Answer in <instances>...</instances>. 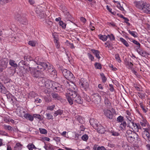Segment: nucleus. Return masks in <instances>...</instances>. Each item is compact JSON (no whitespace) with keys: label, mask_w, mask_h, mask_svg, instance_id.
<instances>
[{"label":"nucleus","mask_w":150,"mask_h":150,"mask_svg":"<svg viewBox=\"0 0 150 150\" xmlns=\"http://www.w3.org/2000/svg\"><path fill=\"white\" fill-rule=\"evenodd\" d=\"M55 107L54 105H52L51 106H50L48 107L47 109L51 110H53L54 108Z\"/></svg>","instance_id":"obj_62"},{"label":"nucleus","mask_w":150,"mask_h":150,"mask_svg":"<svg viewBox=\"0 0 150 150\" xmlns=\"http://www.w3.org/2000/svg\"><path fill=\"white\" fill-rule=\"evenodd\" d=\"M51 96L52 98L55 100H61L62 99V97L58 94L56 92H53L51 93Z\"/></svg>","instance_id":"obj_18"},{"label":"nucleus","mask_w":150,"mask_h":150,"mask_svg":"<svg viewBox=\"0 0 150 150\" xmlns=\"http://www.w3.org/2000/svg\"><path fill=\"white\" fill-rule=\"evenodd\" d=\"M0 92L4 94H6L7 92V91L5 87L1 82H0Z\"/></svg>","instance_id":"obj_21"},{"label":"nucleus","mask_w":150,"mask_h":150,"mask_svg":"<svg viewBox=\"0 0 150 150\" xmlns=\"http://www.w3.org/2000/svg\"><path fill=\"white\" fill-rule=\"evenodd\" d=\"M47 67V64L43 62H41L37 66L38 69H43L44 70L46 69Z\"/></svg>","instance_id":"obj_16"},{"label":"nucleus","mask_w":150,"mask_h":150,"mask_svg":"<svg viewBox=\"0 0 150 150\" xmlns=\"http://www.w3.org/2000/svg\"><path fill=\"white\" fill-rule=\"evenodd\" d=\"M114 1L115 2L117 3V4H118L117 5V6L120 10H121L122 11L124 10L123 8L121 6L120 4L119 3V2L115 1Z\"/></svg>","instance_id":"obj_40"},{"label":"nucleus","mask_w":150,"mask_h":150,"mask_svg":"<svg viewBox=\"0 0 150 150\" xmlns=\"http://www.w3.org/2000/svg\"><path fill=\"white\" fill-rule=\"evenodd\" d=\"M9 64L11 66L14 67H17V64L15 63V61L13 60L10 59L9 61Z\"/></svg>","instance_id":"obj_27"},{"label":"nucleus","mask_w":150,"mask_h":150,"mask_svg":"<svg viewBox=\"0 0 150 150\" xmlns=\"http://www.w3.org/2000/svg\"><path fill=\"white\" fill-rule=\"evenodd\" d=\"M8 61V59L6 58H1L0 60V66L3 69L6 68L7 67Z\"/></svg>","instance_id":"obj_9"},{"label":"nucleus","mask_w":150,"mask_h":150,"mask_svg":"<svg viewBox=\"0 0 150 150\" xmlns=\"http://www.w3.org/2000/svg\"><path fill=\"white\" fill-rule=\"evenodd\" d=\"M128 31L129 33L134 37H137V33L136 32L133 31H131L129 30Z\"/></svg>","instance_id":"obj_34"},{"label":"nucleus","mask_w":150,"mask_h":150,"mask_svg":"<svg viewBox=\"0 0 150 150\" xmlns=\"http://www.w3.org/2000/svg\"><path fill=\"white\" fill-rule=\"evenodd\" d=\"M23 117L25 118L32 121L33 120V116H32L29 114H25L23 115Z\"/></svg>","instance_id":"obj_22"},{"label":"nucleus","mask_w":150,"mask_h":150,"mask_svg":"<svg viewBox=\"0 0 150 150\" xmlns=\"http://www.w3.org/2000/svg\"><path fill=\"white\" fill-rule=\"evenodd\" d=\"M99 38L103 41H105L107 40L108 36L105 35H99Z\"/></svg>","instance_id":"obj_32"},{"label":"nucleus","mask_w":150,"mask_h":150,"mask_svg":"<svg viewBox=\"0 0 150 150\" xmlns=\"http://www.w3.org/2000/svg\"><path fill=\"white\" fill-rule=\"evenodd\" d=\"M104 103L107 108H110L111 103L108 98L106 97H105L104 98Z\"/></svg>","instance_id":"obj_19"},{"label":"nucleus","mask_w":150,"mask_h":150,"mask_svg":"<svg viewBox=\"0 0 150 150\" xmlns=\"http://www.w3.org/2000/svg\"><path fill=\"white\" fill-rule=\"evenodd\" d=\"M59 23L60 26H61L63 28H65L66 25L65 23H63L62 21H60Z\"/></svg>","instance_id":"obj_45"},{"label":"nucleus","mask_w":150,"mask_h":150,"mask_svg":"<svg viewBox=\"0 0 150 150\" xmlns=\"http://www.w3.org/2000/svg\"><path fill=\"white\" fill-rule=\"evenodd\" d=\"M33 118H37L40 120H42L41 119V116L38 114H34L33 115Z\"/></svg>","instance_id":"obj_48"},{"label":"nucleus","mask_w":150,"mask_h":150,"mask_svg":"<svg viewBox=\"0 0 150 150\" xmlns=\"http://www.w3.org/2000/svg\"><path fill=\"white\" fill-rule=\"evenodd\" d=\"M100 75L101 76L102 81L103 83H105L107 80V78L103 73H101Z\"/></svg>","instance_id":"obj_38"},{"label":"nucleus","mask_w":150,"mask_h":150,"mask_svg":"<svg viewBox=\"0 0 150 150\" xmlns=\"http://www.w3.org/2000/svg\"><path fill=\"white\" fill-rule=\"evenodd\" d=\"M106 149L103 146H98V147L97 150H105Z\"/></svg>","instance_id":"obj_58"},{"label":"nucleus","mask_w":150,"mask_h":150,"mask_svg":"<svg viewBox=\"0 0 150 150\" xmlns=\"http://www.w3.org/2000/svg\"><path fill=\"white\" fill-rule=\"evenodd\" d=\"M121 124L120 126V128L121 129L124 130L125 129V127L127 125V124L125 121H123L122 122H121Z\"/></svg>","instance_id":"obj_26"},{"label":"nucleus","mask_w":150,"mask_h":150,"mask_svg":"<svg viewBox=\"0 0 150 150\" xmlns=\"http://www.w3.org/2000/svg\"><path fill=\"white\" fill-rule=\"evenodd\" d=\"M146 120H144L142 122H140V124L143 127H145L146 125Z\"/></svg>","instance_id":"obj_54"},{"label":"nucleus","mask_w":150,"mask_h":150,"mask_svg":"<svg viewBox=\"0 0 150 150\" xmlns=\"http://www.w3.org/2000/svg\"><path fill=\"white\" fill-rule=\"evenodd\" d=\"M137 51L139 54L143 57H144L146 55V52L142 50H141L140 48L137 49Z\"/></svg>","instance_id":"obj_24"},{"label":"nucleus","mask_w":150,"mask_h":150,"mask_svg":"<svg viewBox=\"0 0 150 150\" xmlns=\"http://www.w3.org/2000/svg\"><path fill=\"white\" fill-rule=\"evenodd\" d=\"M115 59L117 60V61H118V62H121V60L120 59L119 54H116L115 55Z\"/></svg>","instance_id":"obj_51"},{"label":"nucleus","mask_w":150,"mask_h":150,"mask_svg":"<svg viewBox=\"0 0 150 150\" xmlns=\"http://www.w3.org/2000/svg\"><path fill=\"white\" fill-rule=\"evenodd\" d=\"M88 137L87 135L85 134L81 137V138L84 141H86L88 139Z\"/></svg>","instance_id":"obj_44"},{"label":"nucleus","mask_w":150,"mask_h":150,"mask_svg":"<svg viewBox=\"0 0 150 150\" xmlns=\"http://www.w3.org/2000/svg\"><path fill=\"white\" fill-rule=\"evenodd\" d=\"M60 69L61 70L63 75L67 79H71L73 78L74 75L69 71L63 68H60Z\"/></svg>","instance_id":"obj_6"},{"label":"nucleus","mask_w":150,"mask_h":150,"mask_svg":"<svg viewBox=\"0 0 150 150\" xmlns=\"http://www.w3.org/2000/svg\"><path fill=\"white\" fill-rule=\"evenodd\" d=\"M106 8L108 10L110 13H111L112 14H113V15H115V13H114V12H112V9L110 8L109 6H106Z\"/></svg>","instance_id":"obj_57"},{"label":"nucleus","mask_w":150,"mask_h":150,"mask_svg":"<svg viewBox=\"0 0 150 150\" xmlns=\"http://www.w3.org/2000/svg\"><path fill=\"white\" fill-rule=\"evenodd\" d=\"M110 90V91L112 92L114 91V89L113 88V85L112 84H109Z\"/></svg>","instance_id":"obj_60"},{"label":"nucleus","mask_w":150,"mask_h":150,"mask_svg":"<svg viewBox=\"0 0 150 150\" xmlns=\"http://www.w3.org/2000/svg\"><path fill=\"white\" fill-rule=\"evenodd\" d=\"M88 55L89 58L91 59V61H93L94 57L91 54L88 53Z\"/></svg>","instance_id":"obj_55"},{"label":"nucleus","mask_w":150,"mask_h":150,"mask_svg":"<svg viewBox=\"0 0 150 150\" xmlns=\"http://www.w3.org/2000/svg\"><path fill=\"white\" fill-rule=\"evenodd\" d=\"M143 134V135H145L146 137L147 138L150 136V133L149 132L148 129H146Z\"/></svg>","instance_id":"obj_35"},{"label":"nucleus","mask_w":150,"mask_h":150,"mask_svg":"<svg viewBox=\"0 0 150 150\" xmlns=\"http://www.w3.org/2000/svg\"><path fill=\"white\" fill-rule=\"evenodd\" d=\"M136 45H137V46L136 47L137 49H139L140 48V44L137 41L135 40H133L132 41Z\"/></svg>","instance_id":"obj_37"},{"label":"nucleus","mask_w":150,"mask_h":150,"mask_svg":"<svg viewBox=\"0 0 150 150\" xmlns=\"http://www.w3.org/2000/svg\"><path fill=\"white\" fill-rule=\"evenodd\" d=\"M101 100V96L98 94L95 95L93 98V101L95 103L98 104Z\"/></svg>","instance_id":"obj_14"},{"label":"nucleus","mask_w":150,"mask_h":150,"mask_svg":"<svg viewBox=\"0 0 150 150\" xmlns=\"http://www.w3.org/2000/svg\"><path fill=\"white\" fill-rule=\"evenodd\" d=\"M80 20L84 23H85L86 21V19L83 17H81L80 18Z\"/></svg>","instance_id":"obj_63"},{"label":"nucleus","mask_w":150,"mask_h":150,"mask_svg":"<svg viewBox=\"0 0 150 150\" xmlns=\"http://www.w3.org/2000/svg\"><path fill=\"white\" fill-rule=\"evenodd\" d=\"M145 3H146L142 1H135L134 2V4L135 6L136 7L140 9V10L142 11L145 4Z\"/></svg>","instance_id":"obj_10"},{"label":"nucleus","mask_w":150,"mask_h":150,"mask_svg":"<svg viewBox=\"0 0 150 150\" xmlns=\"http://www.w3.org/2000/svg\"><path fill=\"white\" fill-rule=\"evenodd\" d=\"M132 124L133 126L134 127V129H137V131H138V129H140L141 128V127L139 125L134 123L133 122H132Z\"/></svg>","instance_id":"obj_25"},{"label":"nucleus","mask_w":150,"mask_h":150,"mask_svg":"<svg viewBox=\"0 0 150 150\" xmlns=\"http://www.w3.org/2000/svg\"><path fill=\"white\" fill-rule=\"evenodd\" d=\"M101 127H103L100 124H99L96 127V128H95V129L97 130L98 132V130H100L101 129Z\"/></svg>","instance_id":"obj_56"},{"label":"nucleus","mask_w":150,"mask_h":150,"mask_svg":"<svg viewBox=\"0 0 150 150\" xmlns=\"http://www.w3.org/2000/svg\"><path fill=\"white\" fill-rule=\"evenodd\" d=\"M108 38H110V40H114L115 37L112 34H111L110 35H107Z\"/></svg>","instance_id":"obj_50"},{"label":"nucleus","mask_w":150,"mask_h":150,"mask_svg":"<svg viewBox=\"0 0 150 150\" xmlns=\"http://www.w3.org/2000/svg\"><path fill=\"white\" fill-rule=\"evenodd\" d=\"M104 112L105 115L110 119H112L113 117V114L111 111L108 109H105L104 110Z\"/></svg>","instance_id":"obj_12"},{"label":"nucleus","mask_w":150,"mask_h":150,"mask_svg":"<svg viewBox=\"0 0 150 150\" xmlns=\"http://www.w3.org/2000/svg\"><path fill=\"white\" fill-rule=\"evenodd\" d=\"M27 147L29 150H33V149H36L35 145L32 144H29L27 146Z\"/></svg>","instance_id":"obj_31"},{"label":"nucleus","mask_w":150,"mask_h":150,"mask_svg":"<svg viewBox=\"0 0 150 150\" xmlns=\"http://www.w3.org/2000/svg\"><path fill=\"white\" fill-rule=\"evenodd\" d=\"M42 101V100H41V99L38 98H37L35 100V103L36 104L37 103H40Z\"/></svg>","instance_id":"obj_61"},{"label":"nucleus","mask_w":150,"mask_h":150,"mask_svg":"<svg viewBox=\"0 0 150 150\" xmlns=\"http://www.w3.org/2000/svg\"><path fill=\"white\" fill-rule=\"evenodd\" d=\"M4 128L6 129H8V130H11L12 127L10 125H4Z\"/></svg>","instance_id":"obj_47"},{"label":"nucleus","mask_w":150,"mask_h":150,"mask_svg":"<svg viewBox=\"0 0 150 150\" xmlns=\"http://www.w3.org/2000/svg\"><path fill=\"white\" fill-rule=\"evenodd\" d=\"M90 123L91 125L95 129L96 128L98 125V122L96 120H94V119H90Z\"/></svg>","instance_id":"obj_17"},{"label":"nucleus","mask_w":150,"mask_h":150,"mask_svg":"<svg viewBox=\"0 0 150 150\" xmlns=\"http://www.w3.org/2000/svg\"><path fill=\"white\" fill-rule=\"evenodd\" d=\"M40 133L42 134H46L47 131L45 129L40 128L39 129Z\"/></svg>","instance_id":"obj_41"},{"label":"nucleus","mask_w":150,"mask_h":150,"mask_svg":"<svg viewBox=\"0 0 150 150\" xmlns=\"http://www.w3.org/2000/svg\"><path fill=\"white\" fill-rule=\"evenodd\" d=\"M41 59L39 57H37L35 58L34 61L38 65L41 62Z\"/></svg>","instance_id":"obj_33"},{"label":"nucleus","mask_w":150,"mask_h":150,"mask_svg":"<svg viewBox=\"0 0 150 150\" xmlns=\"http://www.w3.org/2000/svg\"><path fill=\"white\" fill-rule=\"evenodd\" d=\"M120 40L124 45L126 47L129 46V45L127 42L123 38H120Z\"/></svg>","instance_id":"obj_28"},{"label":"nucleus","mask_w":150,"mask_h":150,"mask_svg":"<svg viewBox=\"0 0 150 150\" xmlns=\"http://www.w3.org/2000/svg\"><path fill=\"white\" fill-rule=\"evenodd\" d=\"M36 43V42L30 41L28 42V44L29 45L33 47H34L35 46Z\"/></svg>","instance_id":"obj_42"},{"label":"nucleus","mask_w":150,"mask_h":150,"mask_svg":"<svg viewBox=\"0 0 150 150\" xmlns=\"http://www.w3.org/2000/svg\"><path fill=\"white\" fill-rule=\"evenodd\" d=\"M125 135L127 140L130 143H132L135 141L136 138L137 139L138 137L137 134L130 130H127Z\"/></svg>","instance_id":"obj_2"},{"label":"nucleus","mask_w":150,"mask_h":150,"mask_svg":"<svg viewBox=\"0 0 150 150\" xmlns=\"http://www.w3.org/2000/svg\"><path fill=\"white\" fill-rule=\"evenodd\" d=\"M22 145L20 144L19 143H17L15 146H14L15 149H17L19 150H21L22 149Z\"/></svg>","instance_id":"obj_30"},{"label":"nucleus","mask_w":150,"mask_h":150,"mask_svg":"<svg viewBox=\"0 0 150 150\" xmlns=\"http://www.w3.org/2000/svg\"><path fill=\"white\" fill-rule=\"evenodd\" d=\"M110 132L112 135L114 136H117L119 135V134L117 132L112 131Z\"/></svg>","instance_id":"obj_52"},{"label":"nucleus","mask_w":150,"mask_h":150,"mask_svg":"<svg viewBox=\"0 0 150 150\" xmlns=\"http://www.w3.org/2000/svg\"><path fill=\"white\" fill-rule=\"evenodd\" d=\"M50 69H49V73L52 76H57L56 71L53 68L52 66L50 67Z\"/></svg>","instance_id":"obj_20"},{"label":"nucleus","mask_w":150,"mask_h":150,"mask_svg":"<svg viewBox=\"0 0 150 150\" xmlns=\"http://www.w3.org/2000/svg\"><path fill=\"white\" fill-rule=\"evenodd\" d=\"M101 127V129L100 130H98V132L101 134H104L105 132V129L103 128V127Z\"/></svg>","instance_id":"obj_53"},{"label":"nucleus","mask_w":150,"mask_h":150,"mask_svg":"<svg viewBox=\"0 0 150 150\" xmlns=\"http://www.w3.org/2000/svg\"><path fill=\"white\" fill-rule=\"evenodd\" d=\"M34 77L38 78H43L44 77L43 73L40 71L37 70L35 68L30 69V73Z\"/></svg>","instance_id":"obj_3"},{"label":"nucleus","mask_w":150,"mask_h":150,"mask_svg":"<svg viewBox=\"0 0 150 150\" xmlns=\"http://www.w3.org/2000/svg\"><path fill=\"white\" fill-rule=\"evenodd\" d=\"M19 65H20L21 64H22L23 66L22 67L25 70H27L28 71V69L29 70V71L30 72V69H33L34 67H30L29 66V64H27V63H26L25 62L23 61H22L20 62L19 64Z\"/></svg>","instance_id":"obj_11"},{"label":"nucleus","mask_w":150,"mask_h":150,"mask_svg":"<svg viewBox=\"0 0 150 150\" xmlns=\"http://www.w3.org/2000/svg\"><path fill=\"white\" fill-rule=\"evenodd\" d=\"M56 83L51 81H46L45 83H44L41 86H45V87L48 89H50L51 88L54 89V87L56 86Z\"/></svg>","instance_id":"obj_8"},{"label":"nucleus","mask_w":150,"mask_h":150,"mask_svg":"<svg viewBox=\"0 0 150 150\" xmlns=\"http://www.w3.org/2000/svg\"><path fill=\"white\" fill-rule=\"evenodd\" d=\"M91 51L98 59H99L100 58L99 56L100 52L98 50L91 49Z\"/></svg>","instance_id":"obj_23"},{"label":"nucleus","mask_w":150,"mask_h":150,"mask_svg":"<svg viewBox=\"0 0 150 150\" xmlns=\"http://www.w3.org/2000/svg\"><path fill=\"white\" fill-rule=\"evenodd\" d=\"M56 86H55L54 87V89H53L54 91L61 92L64 91L62 85L57 83H56Z\"/></svg>","instance_id":"obj_13"},{"label":"nucleus","mask_w":150,"mask_h":150,"mask_svg":"<svg viewBox=\"0 0 150 150\" xmlns=\"http://www.w3.org/2000/svg\"><path fill=\"white\" fill-rule=\"evenodd\" d=\"M94 65L96 69H100L102 68L101 65L100 63H96Z\"/></svg>","instance_id":"obj_39"},{"label":"nucleus","mask_w":150,"mask_h":150,"mask_svg":"<svg viewBox=\"0 0 150 150\" xmlns=\"http://www.w3.org/2000/svg\"><path fill=\"white\" fill-rule=\"evenodd\" d=\"M63 111L61 110H59L55 112L54 115V116H56L58 115H61L63 113Z\"/></svg>","instance_id":"obj_29"},{"label":"nucleus","mask_w":150,"mask_h":150,"mask_svg":"<svg viewBox=\"0 0 150 150\" xmlns=\"http://www.w3.org/2000/svg\"><path fill=\"white\" fill-rule=\"evenodd\" d=\"M14 18L16 20L19 21L22 24L25 25L27 23L26 18L23 15L17 13L15 15Z\"/></svg>","instance_id":"obj_7"},{"label":"nucleus","mask_w":150,"mask_h":150,"mask_svg":"<svg viewBox=\"0 0 150 150\" xmlns=\"http://www.w3.org/2000/svg\"><path fill=\"white\" fill-rule=\"evenodd\" d=\"M79 84L82 91H86L88 89L89 84L87 80H85L83 78H81L80 80Z\"/></svg>","instance_id":"obj_5"},{"label":"nucleus","mask_w":150,"mask_h":150,"mask_svg":"<svg viewBox=\"0 0 150 150\" xmlns=\"http://www.w3.org/2000/svg\"><path fill=\"white\" fill-rule=\"evenodd\" d=\"M45 115L46 116V118L47 119L49 120L50 119H52L53 118V116L49 113H47Z\"/></svg>","instance_id":"obj_46"},{"label":"nucleus","mask_w":150,"mask_h":150,"mask_svg":"<svg viewBox=\"0 0 150 150\" xmlns=\"http://www.w3.org/2000/svg\"><path fill=\"white\" fill-rule=\"evenodd\" d=\"M45 8L40 6H38L36 8L35 12L37 14L38 17L40 19L45 18L46 17V15L44 11Z\"/></svg>","instance_id":"obj_4"},{"label":"nucleus","mask_w":150,"mask_h":150,"mask_svg":"<svg viewBox=\"0 0 150 150\" xmlns=\"http://www.w3.org/2000/svg\"><path fill=\"white\" fill-rule=\"evenodd\" d=\"M78 120L80 123H82L83 122L82 120L81 119V117L80 116L78 117L77 118Z\"/></svg>","instance_id":"obj_64"},{"label":"nucleus","mask_w":150,"mask_h":150,"mask_svg":"<svg viewBox=\"0 0 150 150\" xmlns=\"http://www.w3.org/2000/svg\"><path fill=\"white\" fill-rule=\"evenodd\" d=\"M124 120V117L121 115L118 117L117 119V121L119 122H122Z\"/></svg>","instance_id":"obj_36"},{"label":"nucleus","mask_w":150,"mask_h":150,"mask_svg":"<svg viewBox=\"0 0 150 150\" xmlns=\"http://www.w3.org/2000/svg\"><path fill=\"white\" fill-rule=\"evenodd\" d=\"M10 0H0V4L1 5H3L5 4Z\"/></svg>","instance_id":"obj_49"},{"label":"nucleus","mask_w":150,"mask_h":150,"mask_svg":"<svg viewBox=\"0 0 150 150\" xmlns=\"http://www.w3.org/2000/svg\"><path fill=\"white\" fill-rule=\"evenodd\" d=\"M141 108L142 109L144 112H147L145 108V107L143 105V103H140L139 104Z\"/></svg>","instance_id":"obj_43"},{"label":"nucleus","mask_w":150,"mask_h":150,"mask_svg":"<svg viewBox=\"0 0 150 150\" xmlns=\"http://www.w3.org/2000/svg\"><path fill=\"white\" fill-rule=\"evenodd\" d=\"M66 96L68 101L71 105L73 104V100L80 104H82L83 103L82 99L78 95L77 92L71 89H68L67 93L66 94Z\"/></svg>","instance_id":"obj_1"},{"label":"nucleus","mask_w":150,"mask_h":150,"mask_svg":"<svg viewBox=\"0 0 150 150\" xmlns=\"http://www.w3.org/2000/svg\"><path fill=\"white\" fill-rule=\"evenodd\" d=\"M142 11L146 13H150V5L149 4L145 3L143 9Z\"/></svg>","instance_id":"obj_15"},{"label":"nucleus","mask_w":150,"mask_h":150,"mask_svg":"<svg viewBox=\"0 0 150 150\" xmlns=\"http://www.w3.org/2000/svg\"><path fill=\"white\" fill-rule=\"evenodd\" d=\"M38 0H29V2L31 4H33L35 2H37Z\"/></svg>","instance_id":"obj_59"}]
</instances>
